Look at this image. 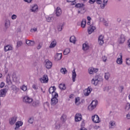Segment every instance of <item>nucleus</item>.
I'll return each mask as SVG.
<instances>
[{
    "mask_svg": "<svg viewBox=\"0 0 130 130\" xmlns=\"http://www.w3.org/2000/svg\"><path fill=\"white\" fill-rule=\"evenodd\" d=\"M103 23L105 26H106V27L108 26V23L107 22V21H106V20H105L104 18H103Z\"/></svg>",
    "mask_w": 130,
    "mask_h": 130,
    "instance_id": "de8ad7c7",
    "label": "nucleus"
},
{
    "mask_svg": "<svg viewBox=\"0 0 130 130\" xmlns=\"http://www.w3.org/2000/svg\"><path fill=\"white\" fill-rule=\"evenodd\" d=\"M110 124L111 126H113V125H114V124H115V123H113V121H111L110 122Z\"/></svg>",
    "mask_w": 130,
    "mask_h": 130,
    "instance_id": "0e129e2a",
    "label": "nucleus"
},
{
    "mask_svg": "<svg viewBox=\"0 0 130 130\" xmlns=\"http://www.w3.org/2000/svg\"><path fill=\"white\" fill-rule=\"evenodd\" d=\"M8 92L7 89H3L0 90V97H5Z\"/></svg>",
    "mask_w": 130,
    "mask_h": 130,
    "instance_id": "f8f14e48",
    "label": "nucleus"
},
{
    "mask_svg": "<svg viewBox=\"0 0 130 130\" xmlns=\"http://www.w3.org/2000/svg\"><path fill=\"white\" fill-rule=\"evenodd\" d=\"M23 45V42L22 41H18L17 43V46L16 47L17 48H19V47H21Z\"/></svg>",
    "mask_w": 130,
    "mask_h": 130,
    "instance_id": "72a5a7b5",
    "label": "nucleus"
},
{
    "mask_svg": "<svg viewBox=\"0 0 130 130\" xmlns=\"http://www.w3.org/2000/svg\"><path fill=\"white\" fill-rule=\"evenodd\" d=\"M16 120H17V117H13L11 119V121H10V123L11 124H14V123H15V122H16Z\"/></svg>",
    "mask_w": 130,
    "mask_h": 130,
    "instance_id": "7c9ffc66",
    "label": "nucleus"
},
{
    "mask_svg": "<svg viewBox=\"0 0 130 130\" xmlns=\"http://www.w3.org/2000/svg\"><path fill=\"white\" fill-rule=\"evenodd\" d=\"M16 123L19 126H21L23 125V122L22 121H17Z\"/></svg>",
    "mask_w": 130,
    "mask_h": 130,
    "instance_id": "3c124183",
    "label": "nucleus"
},
{
    "mask_svg": "<svg viewBox=\"0 0 130 130\" xmlns=\"http://www.w3.org/2000/svg\"><path fill=\"white\" fill-rule=\"evenodd\" d=\"M26 43L28 46H34L35 45V41H34L26 40Z\"/></svg>",
    "mask_w": 130,
    "mask_h": 130,
    "instance_id": "2eb2a0df",
    "label": "nucleus"
},
{
    "mask_svg": "<svg viewBox=\"0 0 130 130\" xmlns=\"http://www.w3.org/2000/svg\"><path fill=\"white\" fill-rule=\"evenodd\" d=\"M84 5L83 3H78L76 4L75 8H78V9H84L83 8V7H84Z\"/></svg>",
    "mask_w": 130,
    "mask_h": 130,
    "instance_id": "5701e85b",
    "label": "nucleus"
},
{
    "mask_svg": "<svg viewBox=\"0 0 130 130\" xmlns=\"http://www.w3.org/2000/svg\"><path fill=\"white\" fill-rule=\"evenodd\" d=\"M79 101H80V98H79V97L76 98V99H75V104H77V103H78V102H79Z\"/></svg>",
    "mask_w": 130,
    "mask_h": 130,
    "instance_id": "13d9d810",
    "label": "nucleus"
},
{
    "mask_svg": "<svg viewBox=\"0 0 130 130\" xmlns=\"http://www.w3.org/2000/svg\"><path fill=\"white\" fill-rule=\"evenodd\" d=\"M12 79H13V81H15V82H17V78L16 77V74L15 73H14L12 74Z\"/></svg>",
    "mask_w": 130,
    "mask_h": 130,
    "instance_id": "a19ab883",
    "label": "nucleus"
},
{
    "mask_svg": "<svg viewBox=\"0 0 130 130\" xmlns=\"http://www.w3.org/2000/svg\"><path fill=\"white\" fill-rule=\"evenodd\" d=\"M62 26H63V25L59 24L58 25L57 29L58 31H61L62 30Z\"/></svg>",
    "mask_w": 130,
    "mask_h": 130,
    "instance_id": "a18cd8bd",
    "label": "nucleus"
},
{
    "mask_svg": "<svg viewBox=\"0 0 130 130\" xmlns=\"http://www.w3.org/2000/svg\"><path fill=\"white\" fill-rule=\"evenodd\" d=\"M83 9H78V14H83V13L85 12V11H85V7H84V6L83 7Z\"/></svg>",
    "mask_w": 130,
    "mask_h": 130,
    "instance_id": "e433bc0d",
    "label": "nucleus"
},
{
    "mask_svg": "<svg viewBox=\"0 0 130 130\" xmlns=\"http://www.w3.org/2000/svg\"><path fill=\"white\" fill-rule=\"evenodd\" d=\"M36 31H37V28H34L30 29V32H36Z\"/></svg>",
    "mask_w": 130,
    "mask_h": 130,
    "instance_id": "603ef678",
    "label": "nucleus"
},
{
    "mask_svg": "<svg viewBox=\"0 0 130 130\" xmlns=\"http://www.w3.org/2000/svg\"><path fill=\"white\" fill-rule=\"evenodd\" d=\"M82 49L83 50L87 51L89 49V45L87 44H83L82 46Z\"/></svg>",
    "mask_w": 130,
    "mask_h": 130,
    "instance_id": "cd10ccee",
    "label": "nucleus"
},
{
    "mask_svg": "<svg viewBox=\"0 0 130 130\" xmlns=\"http://www.w3.org/2000/svg\"><path fill=\"white\" fill-rule=\"evenodd\" d=\"M52 98L51 100V105H55L58 103V100L57 98L58 97V94L57 93H55L54 95H52Z\"/></svg>",
    "mask_w": 130,
    "mask_h": 130,
    "instance_id": "7ed1b4c3",
    "label": "nucleus"
},
{
    "mask_svg": "<svg viewBox=\"0 0 130 130\" xmlns=\"http://www.w3.org/2000/svg\"><path fill=\"white\" fill-rule=\"evenodd\" d=\"M59 88L60 89V90H66V84H60L59 85Z\"/></svg>",
    "mask_w": 130,
    "mask_h": 130,
    "instance_id": "c85d7f7f",
    "label": "nucleus"
},
{
    "mask_svg": "<svg viewBox=\"0 0 130 130\" xmlns=\"http://www.w3.org/2000/svg\"><path fill=\"white\" fill-rule=\"evenodd\" d=\"M62 56V53H57L56 55V60H60L61 59V57Z\"/></svg>",
    "mask_w": 130,
    "mask_h": 130,
    "instance_id": "393cba45",
    "label": "nucleus"
},
{
    "mask_svg": "<svg viewBox=\"0 0 130 130\" xmlns=\"http://www.w3.org/2000/svg\"><path fill=\"white\" fill-rule=\"evenodd\" d=\"M13 49V47L10 45H7L4 48L5 51H9V50H12Z\"/></svg>",
    "mask_w": 130,
    "mask_h": 130,
    "instance_id": "a878e982",
    "label": "nucleus"
},
{
    "mask_svg": "<svg viewBox=\"0 0 130 130\" xmlns=\"http://www.w3.org/2000/svg\"><path fill=\"white\" fill-rule=\"evenodd\" d=\"M96 2L98 5H101V4H102V1L101 0H96Z\"/></svg>",
    "mask_w": 130,
    "mask_h": 130,
    "instance_id": "052dcab7",
    "label": "nucleus"
},
{
    "mask_svg": "<svg viewBox=\"0 0 130 130\" xmlns=\"http://www.w3.org/2000/svg\"><path fill=\"white\" fill-rule=\"evenodd\" d=\"M92 120L95 123H99L100 122V118H99V116L97 115H94L92 116Z\"/></svg>",
    "mask_w": 130,
    "mask_h": 130,
    "instance_id": "20e7f679",
    "label": "nucleus"
},
{
    "mask_svg": "<svg viewBox=\"0 0 130 130\" xmlns=\"http://www.w3.org/2000/svg\"><path fill=\"white\" fill-rule=\"evenodd\" d=\"M81 26L82 28H85V27H86V19H84L82 20L81 23Z\"/></svg>",
    "mask_w": 130,
    "mask_h": 130,
    "instance_id": "473e14b6",
    "label": "nucleus"
},
{
    "mask_svg": "<svg viewBox=\"0 0 130 130\" xmlns=\"http://www.w3.org/2000/svg\"><path fill=\"white\" fill-rule=\"evenodd\" d=\"M76 1L77 0H67V3H72V5L74 6L76 5Z\"/></svg>",
    "mask_w": 130,
    "mask_h": 130,
    "instance_id": "58836bf2",
    "label": "nucleus"
},
{
    "mask_svg": "<svg viewBox=\"0 0 130 130\" xmlns=\"http://www.w3.org/2000/svg\"><path fill=\"white\" fill-rule=\"evenodd\" d=\"M25 3H27V4H30L32 2V0H24Z\"/></svg>",
    "mask_w": 130,
    "mask_h": 130,
    "instance_id": "69168bd1",
    "label": "nucleus"
},
{
    "mask_svg": "<svg viewBox=\"0 0 130 130\" xmlns=\"http://www.w3.org/2000/svg\"><path fill=\"white\" fill-rule=\"evenodd\" d=\"M38 11V6L36 4H34L32 7V8L30 9V12H32L33 13H36Z\"/></svg>",
    "mask_w": 130,
    "mask_h": 130,
    "instance_id": "ddd939ff",
    "label": "nucleus"
},
{
    "mask_svg": "<svg viewBox=\"0 0 130 130\" xmlns=\"http://www.w3.org/2000/svg\"><path fill=\"white\" fill-rule=\"evenodd\" d=\"M61 15V9L60 8L57 7L56 11V15L57 17H59Z\"/></svg>",
    "mask_w": 130,
    "mask_h": 130,
    "instance_id": "6ab92c4d",
    "label": "nucleus"
},
{
    "mask_svg": "<svg viewBox=\"0 0 130 130\" xmlns=\"http://www.w3.org/2000/svg\"><path fill=\"white\" fill-rule=\"evenodd\" d=\"M88 108L89 110L92 111L94 108H96V107L95 106H93V105H92L91 104H90V105L89 106H88Z\"/></svg>",
    "mask_w": 130,
    "mask_h": 130,
    "instance_id": "ea45409f",
    "label": "nucleus"
},
{
    "mask_svg": "<svg viewBox=\"0 0 130 130\" xmlns=\"http://www.w3.org/2000/svg\"><path fill=\"white\" fill-rule=\"evenodd\" d=\"M44 107L45 110H46V111H47V109L49 108V103L47 102L45 103L44 104Z\"/></svg>",
    "mask_w": 130,
    "mask_h": 130,
    "instance_id": "bb28decb",
    "label": "nucleus"
},
{
    "mask_svg": "<svg viewBox=\"0 0 130 130\" xmlns=\"http://www.w3.org/2000/svg\"><path fill=\"white\" fill-rule=\"evenodd\" d=\"M55 90H56V88L55 86H51L49 89V92L50 94H52V96H54V94H55Z\"/></svg>",
    "mask_w": 130,
    "mask_h": 130,
    "instance_id": "6e6552de",
    "label": "nucleus"
},
{
    "mask_svg": "<svg viewBox=\"0 0 130 130\" xmlns=\"http://www.w3.org/2000/svg\"><path fill=\"white\" fill-rule=\"evenodd\" d=\"M67 118V116L64 114L62 115L60 119L61 120V121H62L63 122H64V120L66 119V118Z\"/></svg>",
    "mask_w": 130,
    "mask_h": 130,
    "instance_id": "79ce46f5",
    "label": "nucleus"
},
{
    "mask_svg": "<svg viewBox=\"0 0 130 130\" xmlns=\"http://www.w3.org/2000/svg\"><path fill=\"white\" fill-rule=\"evenodd\" d=\"M19 127H20V126L18 125V124L16 123V126H15V129H17V128H19Z\"/></svg>",
    "mask_w": 130,
    "mask_h": 130,
    "instance_id": "338daca9",
    "label": "nucleus"
},
{
    "mask_svg": "<svg viewBox=\"0 0 130 130\" xmlns=\"http://www.w3.org/2000/svg\"><path fill=\"white\" fill-rule=\"evenodd\" d=\"M6 82L8 85H11V84H12V81H11V76H10V74H8L6 77Z\"/></svg>",
    "mask_w": 130,
    "mask_h": 130,
    "instance_id": "aec40b11",
    "label": "nucleus"
},
{
    "mask_svg": "<svg viewBox=\"0 0 130 130\" xmlns=\"http://www.w3.org/2000/svg\"><path fill=\"white\" fill-rule=\"evenodd\" d=\"M91 92H92V88H91L90 87H88L87 89L84 90L85 96H89Z\"/></svg>",
    "mask_w": 130,
    "mask_h": 130,
    "instance_id": "4468645a",
    "label": "nucleus"
},
{
    "mask_svg": "<svg viewBox=\"0 0 130 130\" xmlns=\"http://www.w3.org/2000/svg\"><path fill=\"white\" fill-rule=\"evenodd\" d=\"M82 117L83 116H82V114L80 113H77L75 116L76 122L81 121V120H82Z\"/></svg>",
    "mask_w": 130,
    "mask_h": 130,
    "instance_id": "39448f33",
    "label": "nucleus"
},
{
    "mask_svg": "<svg viewBox=\"0 0 130 130\" xmlns=\"http://www.w3.org/2000/svg\"><path fill=\"white\" fill-rule=\"evenodd\" d=\"M125 41V37L123 35H121L120 37V38L118 39V42L119 44H122Z\"/></svg>",
    "mask_w": 130,
    "mask_h": 130,
    "instance_id": "1a4fd4ad",
    "label": "nucleus"
},
{
    "mask_svg": "<svg viewBox=\"0 0 130 130\" xmlns=\"http://www.w3.org/2000/svg\"><path fill=\"white\" fill-rule=\"evenodd\" d=\"M99 43L100 45H103V44L104 43V41L103 40H99Z\"/></svg>",
    "mask_w": 130,
    "mask_h": 130,
    "instance_id": "6e6d98bb",
    "label": "nucleus"
},
{
    "mask_svg": "<svg viewBox=\"0 0 130 130\" xmlns=\"http://www.w3.org/2000/svg\"><path fill=\"white\" fill-rule=\"evenodd\" d=\"M103 81V79H102V77L99 75H96L94 78L92 79L91 83L92 85H94V86H97L99 82H102Z\"/></svg>",
    "mask_w": 130,
    "mask_h": 130,
    "instance_id": "f03ea898",
    "label": "nucleus"
},
{
    "mask_svg": "<svg viewBox=\"0 0 130 130\" xmlns=\"http://www.w3.org/2000/svg\"><path fill=\"white\" fill-rule=\"evenodd\" d=\"M11 24V22L9 19H6L5 21V27L6 29H8L9 27H10V25Z\"/></svg>",
    "mask_w": 130,
    "mask_h": 130,
    "instance_id": "412c9836",
    "label": "nucleus"
},
{
    "mask_svg": "<svg viewBox=\"0 0 130 130\" xmlns=\"http://www.w3.org/2000/svg\"><path fill=\"white\" fill-rule=\"evenodd\" d=\"M33 121H34V120H33V118H30L28 120L29 123L32 124L33 123Z\"/></svg>",
    "mask_w": 130,
    "mask_h": 130,
    "instance_id": "864d4df0",
    "label": "nucleus"
},
{
    "mask_svg": "<svg viewBox=\"0 0 130 130\" xmlns=\"http://www.w3.org/2000/svg\"><path fill=\"white\" fill-rule=\"evenodd\" d=\"M102 58H103V61H104V62H106V60H107V57L105 56H103L102 57Z\"/></svg>",
    "mask_w": 130,
    "mask_h": 130,
    "instance_id": "4d7b16f0",
    "label": "nucleus"
},
{
    "mask_svg": "<svg viewBox=\"0 0 130 130\" xmlns=\"http://www.w3.org/2000/svg\"><path fill=\"white\" fill-rule=\"evenodd\" d=\"M126 63L128 66H130V58H127L126 59Z\"/></svg>",
    "mask_w": 130,
    "mask_h": 130,
    "instance_id": "09e8293b",
    "label": "nucleus"
},
{
    "mask_svg": "<svg viewBox=\"0 0 130 130\" xmlns=\"http://www.w3.org/2000/svg\"><path fill=\"white\" fill-rule=\"evenodd\" d=\"M21 90L23 91H27V86L25 85H23L22 87H21Z\"/></svg>",
    "mask_w": 130,
    "mask_h": 130,
    "instance_id": "49530a36",
    "label": "nucleus"
},
{
    "mask_svg": "<svg viewBox=\"0 0 130 130\" xmlns=\"http://www.w3.org/2000/svg\"><path fill=\"white\" fill-rule=\"evenodd\" d=\"M90 104H91V105L95 106V107H96V106H97L98 104V101L97 100L93 101Z\"/></svg>",
    "mask_w": 130,
    "mask_h": 130,
    "instance_id": "4c0bfd02",
    "label": "nucleus"
},
{
    "mask_svg": "<svg viewBox=\"0 0 130 130\" xmlns=\"http://www.w3.org/2000/svg\"><path fill=\"white\" fill-rule=\"evenodd\" d=\"M89 74L92 75L94 74V73H97L98 72V69H94L93 67H91L88 70Z\"/></svg>",
    "mask_w": 130,
    "mask_h": 130,
    "instance_id": "9b49d317",
    "label": "nucleus"
},
{
    "mask_svg": "<svg viewBox=\"0 0 130 130\" xmlns=\"http://www.w3.org/2000/svg\"><path fill=\"white\" fill-rule=\"evenodd\" d=\"M4 86H5V83L2 82L1 85H0V87L1 88H4Z\"/></svg>",
    "mask_w": 130,
    "mask_h": 130,
    "instance_id": "e2e57ef3",
    "label": "nucleus"
},
{
    "mask_svg": "<svg viewBox=\"0 0 130 130\" xmlns=\"http://www.w3.org/2000/svg\"><path fill=\"white\" fill-rule=\"evenodd\" d=\"M23 101L26 104H30L31 103V106L32 107H38V106H40V101L39 100H36L33 101L32 98H30L28 96H25L23 99Z\"/></svg>",
    "mask_w": 130,
    "mask_h": 130,
    "instance_id": "f257e3e1",
    "label": "nucleus"
},
{
    "mask_svg": "<svg viewBox=\"0 0 130 130\" xmlns=\"http://www.w3.org/2000/svg\"><path fill=\"white\" fill-rule=\"evenodd\" d=\"M104 38V36L101 35L99 38V40H103V39Z\"/></svg>",
    "mask_w": 130,
    "mask_h": 130,
    "instance_id": "680f3d73",
    "label": "nucleus"
},
{
    "mask_svg": "<svg viewBox=\"0 0 130 130\" xmlns=\"http://www.w3.org/2000/svg\"><path fill=\"white\" fill-rule=\"evenodd\" d=\"M12 90H13L14 91H16V92H18L19 90V88L17 87L15 85H12L11 86Z\"/></svg>",
    "mask_w": 130,
    "mask_h": 130,
    "instance_id": "f704fd0d",
    "label": "nucleus"
},
{
    "mask_svg": "<svg viewBox=\"0 0 130 130\" xmlns=\"http://www.w3.org/2000/svg\"><path fill=\"white\" fill-rule=\"evenodd\" d=\"M76 78H77V73H76V70L74 69L72 72L73 82H76Z\"/></svg>",
    "mask_w": 130,
    "mask_h": 130,
    "instance_id": "f3484780",
    "label": "nucleus"
},
{
    "mask_svg": "<svg viewBox=\"0 0 130 130\" xmlns=\"http://www.w3.org/2000/svg\"><path fill=\"white\" fill-rule=\"evenodd\" d=\"M87 19L88 21H91V17H90V16H87Z\"/></svg>",
    "mask_w": 130,
    "mask_h": 130,
    "instance_id": "774afa93",
    "label": "nucleus"
},
{
    "mask_svg": "<svg viewBox=\"0 0 130 130\" xmlns=\"http://www.w3.org/2000/svg\"><path fill=\"white\" fill-rule=\"evenodd\" d=\"M129 108H130V104L129 103H127L126 105L125 109L126 110H129Z\"/></svg>",
    "mask_w": 130,
    "mask_h": 130,
    "instance_id": "c03bdc74",
    "label": "nucleus"
},
{
    "mask_svg": "<svg viewBox=\"0 0 130 130\" xmlns=\"http://www.w3.org/2000/svg\"><path fill=\"white\" fill-rule=\"evenodd\" d=\"M96 0H89V4H90L91 5H93V4H94Z\"/></svg>",
    "mask_w": 130,
    "mask_h": 130,
    "instance_id": "5fc2aeb1",
    "label": "nucleus"
},
{
    "mask_svg": "<svg viewBox=\"0 0 130 130\" xmlns=\"http://www.w3.org/2000/svg\"><path fill=\"white\" fill-rule=\"evenodd\" d=\"M107 3H108V0H103V4L101 5V9H104L105 6L107 5Z\"/></svg>",
    "mask_w": 130,
    "mask_h": 130,
    "instance_id": "b1692460",
    "label": "nucleus"
},
{
    "mask_svg": "<svg viewBox=\"0 0 130 130\" xmlns=\"http://www.w3.org/2000/svg\"><path fill=\"white\" fill-rule=\"evenodd\" d=\"M77 40H76V37L75 36H72L70 38V42L71 43H73V44H76V42Z\"/></svg>",
    "mask_w": 130,
    "mask_h": 130,
    "instance_id": "a211bd4d",
    "label": "nucleus"
},
{
    "mask_svg": "<svg viewBox=\"0 0 130 130\" xmlns=\"http://www.w3.org/2000/svg\"><path fill=\"white\" fill-rule=\"evenodd\" d=\"M119 89H121L120 92L122 93V91H123V89H124V87H123V86H120L119 87Z\"/></svg>",
    "mask_w": 130,
    "mask_h": 130,
    "instance_id": "bf43d9fd",
    "label": "nucleus"
},
{
    "mask_svg": "<svg viewBox=\"0 0 130 130\" xmlns=\"http://www.w3.org/2000/svg\"><path fill=\"white\" fill-rule=\"evenodd\" d=\"M116 61L118 64H121L122 63V53H120V58H118Z\"/></svg>",
    "mask_w": 130,
    "mask_h": 130,
    "instance_id": "dca6fc26",
    "label": "nucleus"
},
{
    "mask_svg": "<svg viewBox=\"0 0 130 130\" xmlns=\"http://www.w3.org/2000/svg\"><path fill=\"white\" fill-rule=\"evenodd\" d=\"M109 78H110V74H109V73H106L105 74V79L108 80Z\"/></svg>",
    "mask_w": 130,
    "mask_h": 130,
    "instance_id": "c9c22d12",
    "label": "nucleus"
},
{
    "mask_svg": "<svg viewBox=\"0 0 130 130\" xmlns=\"http://www.w3.org/2000/svg\"><path fill=\"white\" fill-rule=\"evenodd\" d=\"M95 29H96V27L95 26L90 25L87 29L88 34H92V33H93V32H94V30H95Z\"/></svg>",
    "mask_w": 130,
    "mask_h": 130,
    "instance_id": "9d476101",
    "label": "nucleus"
},
{
    "mask_svg": "<svg viewBox=\"0 0 130 130\" xmlns=\"http://www.w3.org/2000/svg\"><path fill=\"white\" fill-rule=\"evenodd\" d=\"M41 82L43 84L44 83L48 82V77L46 75H44L43 77L40 78Z\"/></svg>",
    "mask_w": 130,
    "mask_h": 130,
    "instance_id": "423d86ee",
    "label": "nucleus"
},
{
    "mask_svg": "<svg viewBox=\"0 0 130 130\" xmlns=\"http://www.w3.org/2000/svg\"><path fill=\"white\" fill-rule=\"evenodd\" d=\"M60 73L63 74V75H66V74H68V70L66 68H61L60 69Z\"/></svg>",
    "mask_w": 130,
    "mask_h": 130,
    "instance_id": "2f4dec72",
    "label": "nucleus"
},
{
    "mask_svg": "<svg viewBox=\"0 0 130 130\" xmlns=\"http://www.w3.org/2000/svg\"><path fill=\"white\" fill-rule=\"evenodd\" d=\"M52 19H53V17H48L46 18V21L47 22H48L49 23H50L51 21H52Z\"/></svg>",
    "mask_w": 130,
    "mask_h": 130,
    "instance_id": "37998d69",
    "label": "nucleus"
},
{
    "mask_svg": "<svg viewBox=\"0 0 130 130\" xmlns=\"http://www.w3.org/2000/svg\"><path fill=\"white\" fill-rule=\"evenodd\" d=\"M55 46H56V41L54 40L51 43L49 48H54Z\"/></svg>",
    "mask_w": 130,
    "mask_h": 130,
    "instance_id": "4be33fe9",
    "label": "nucleus"
},
{
    "mask_svg": "<svg viewBox=\"0 0 130 130\" xmlns=\"http://www.w3.org/2000/svg\"><path fill=\"white\" fill-rule=\"evenodd\" d=\"M11 19L12 20H15V19H17V15H16L15 14L12 15V16H11Z\"/></svg>",
    "mask_w": 130,
    "mask_h": 130,
    "instance_id": "8fccbe9b",
    "label": "nucleus"
},
{
    "mask_svg": "<svg viewBox=\"0 0 130 130\" xmlns=\"http://www.w3.org/2000/svg\"><path fill=\"white\" fill-rule=\"evenodd\" d=\"M70 52H71V49H70V48H67L64 50L63 54H64V55H67L69 54V53H70Z\"/></svg>",
    "mask_w": 130,
    "mask_h": 130,
    "instance_id": "c756f323",
    "label": "nucleus"
},
{
    "mask_svg": "<svg viewBox=\"0 0 130 130\" xmlns=\"http://www.w3.org/2000/svg\"><path fill=\"white\" fill-rule=\"evenodd\" d=\"M45 67L46 69H51V67H52V62H51L49 60H45Z\"/></svg>",
    "mask_w": 130,
    "mask_h": 130,
    "instance_id": "0eeeda50",
    "label": "nucleus"
}]
</instances>
